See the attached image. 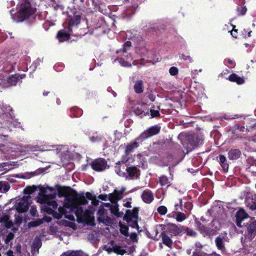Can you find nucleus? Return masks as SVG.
Returning <instances> with one entry per match:
<instances>
[{"instance_id": "1", "label": "nucleus", "mask_w": 256, "mask_h": 256, "mask_svg": "<svg viewBox=\"0 0 256 256\" xmlns=\"http://www.w3.org/2000/svg\"><path fill=\"white\" fill-rule=\"evenodd\" d=\"M56 193V190L50 187L44 188L37 197V202L42 204V210L54 218L60 219L64 216L70 220H74V216L66 214V208L75 214L80 222L85 221L90 216V212L84 206L88 204V200L84 196L70 192L59 194V197L64 196V207L58 208V204L54 200Z\"/></svg>"}, {"instance_id": "2", "label": "nucleus", "mask_w": 256, "mask_h": 256, "mask_svg": "<svg viewBox=\"0 0 256 256\" xmlns=\"http://www.w3.org/2000/svg\"><path fill=\"white\" fill-rule=\"evenodd\" d=\"M36 10L28 0H20L18 6V12L13 14L14 10L10 11L12 18L16 22L34 18Z\"/></svg>"}, {"instance_id": "3", "label": "nucleus", "mask_w": 256, "mask_h": 256, "mask_svg": "<svg viewBox=\"0 0 256 256\" xmlns=\"http://www.w3.org/2000/svg\"><path fill=\"white\" fill-rule=\"evenodd\" d=\"M6 112L3 108H0V139L2 137L6 138L8 136L4 134L1 128H4L5 130H8L10 126H12L14 128H20V124L14 120L12 114L9 112L12 110L10 106H8L4 108Z\"/></svg>"}, {"instance_id": "4", "label": "nucleus", "mask_w": 256, "mask_h": 256, "mask_svg": "<svg viewBox=\"0 0 256 256\" xmlns=\"http://www.w3.org/2000/svg\"><path fill=\"white\" fill-rule=\"evenodd\" d=\"M131 46V43L130 42H126L124 44L122 50H119L116 51L117 54L122 53L123 57L118 58L116 60L120 64L123 66H131V62L132 60V56L129 54H128V48H130Z\"/></svg>"}, {"instance_id": "5", "label": "nucleus", "mask_w": 256, "mask_h": 256, "mask_svg": "<svg viewBox=\"0 0 256 256\" xmlns=\"http://www.w3.org/2000/svg\"><path fill=\"white\" fill-rule=\"evenodd\" d=\"M138 216V210L136 208H134L132 210H126L125 218L129 226L134 228L138 226L137 222Z\"/></svg>"}, {"instance_id": "6", "label": "nucleus", "mask_w": 256, "mask_h": 256, "mask_svg": "<svg viewBox=\"0 0 256 256\" xmlns=\"http://www.w3.org/2000/svg\"><path fill=\"white\" fill-rule=\"evenodd\" d=\"M31 197L30 195L24 196L18 200L16 204V210L19 212H24L28 210L29 208Z\"/></svg>"}, {"instance_id": "7", "label": "nucleus", "mask_w": 256, "mask_h": 256, "mask_svg": "<svg viewBox=\"0 0 256 256\" xmlns=\"http://www.w3.org/2000/svg\"><path fill=\"white\" fill-rule=\"evenodd\" d=\"M160 127L158 126H152L144 132L140 136L137 138V140H142L153 136L160 132Z\"/></svg>"}, {"instance_id": "8", "label": "nucleus", "mask_w": 256, "mask_h": 256, "mask_svg": "<svg viewBox=\"0 0 256 256\" xmlns=\"http://www.w3.org/2000/svg\"><path fill=\"white\" fill-rule=\"evenodd\" d=\"M92 168L96 171L100 172L107 168L106 162L103 158L95 160L91 164Z\"/></svg>"}, {"instance_id": "9", "label": "nucleus", "mask_w": 256, "mask_h": 256, "mask_svg": "<svg viewBox=\"0 0 256 256\" xmlns=\"http://www.w3.org/2000/svg\"><path fill=\"white\" fill-rule=\"evenodd\" d=\"M126 188H122L120 190H115L113 193L110 194L108 196L110 202H117L121 200L123 197L124 192Z\"/></svg>"}, {"instance_id": "10", "label": "nucleus", "mask_w": 256, "mask_h": 256, "mask_svg": "<svg viewBox=\"0 0 256 256\" xmlns=\"http://www.w3.org/2000/svg\"><path fill=\"white\" fill-rule=\"evenodd\" d=\"M126 170L128 176V178H132L134 177L136 178L139 175V170L135 166H129L128 165V166H126Z\"/></svg>"}, {"instance_id": "11", "label": "nucleus", "mask_w": 256, "mask_h": 256, "mask_svg": "<svg viewBox=\"0 0 256 256\" xmlns=\"http://www.w3.org/2000/svg\"><path fill=\"white\" fill-rule=\"evenodd\" d=\"M142 200L146 204L151 203L154 200V195L150 190H144L141 196Z\"/></svg>"}, {"instance_id": "12", "label": "nucleus", "mask_w": 256, "mask_h": 256, "mask_svg": "<svg viewBox=\"0 0 256 256\" xmlns=\"http://www.w3.org/2000/svg\"><path fill=\"white\" fill-rule=\"evenodd\" d=\"M248 217V215L244 212V210H240L236 214V224L239 227H242V221L247 218Z\"/></svg>"}, {"instance_id": "13", "label": "nucleus", "mask_w": 256, "mask_h": 256, "mask_svg": "<svg viewBox=\"0 0 256 256\" xmlns=\"http://www.w3.org/2000/svg\"><path fill=\"white\" fill-rule=\"evenodd\" d=\"M126 166H128V164H118L116 163V166H115V172L120 176L128 178V176L126 170Z\"/></svg>"}, {"instance_id": "14", "label": "nucleus", "mask_w": 256, "mask_h": 256, "mask_svg": "<svg viewBox=\"0 0 256 256\" xmlns=\"http://www.w3.org/2000/svg\"><path fill=\"white\" fill-rule=\"evenodd\" d=\"M80 16L79 14L75 15L73 17L70 18V22L68 24V30L70 32L72 30V26H77L80 24Z\"/></svg>"}, {"instance_id": "15", "label": "nucleus", "mask_w": 256, "mask_h": 256, "mask_svg": "<svg viewBox=\"0 0 256 256\" xmlns=\"http://www.w3.org/2000/svg\"><path fill=\"white\" fill-rule=\"evenodd\" d=\"M112 204L110 203H106L104 204V206L105 207H108L110 208L111 212L116 216H118V204L117 202H111Z\"/></svg>"}, {"instance_id": "16", "label": "nucleus", "mask_w": 256, "mask_h": 256, "mask_svg": "<svg viewBox=\"0 0 256 256\" xmlns=\"http://www.w3.org/2000/svg\"><path fill=\"white\" fill-rule=\"evenodd\" d=\"M241 152L238 149H232L228 151V158L231 160L238 159L240 156Z\"/></svg>"}, {"instance_id": "17", "label": "nucleus", "mask_w": 256, "mask_h": 256, "mask_svg": "<svg viewBox=\"0 0 256 256\" xmlns=\"http://www.w3.org/2000/svg\"><path fill=\"white\" fill-rule=\"evenodd\" d=\"M57 38L60 42H64L69 39L70 34L66 32L64 30H60L57 34Z\"/></svg>"}, {"instance_id": "18", "label": "nucleus", "mask_w": 256, "mask_h": 256, "mask_svg": "<svg viewBox=\"0 0 256 256\" xmlns=\"http://www.w3.org/2000/svg\"><path fill=\"white\" fill-rule=\"evenodd\" d=\"M134 88V92L136 94H140L142 93L144 91V86H143V82L141 80H138L135 82Z\"/></svg>"}, {"instance_id": "19", "label": "nucleus", "mask_w": 256, "mask_h": 256, "mask_svg": "<svg viewBox=\"0 0 256 256\" xmlns=\"http://www.w3.org/2000/svg\"><path fill=\"white\" fill-rule=\"evenodd\" d=\"M104 137L96 132L89 135V139L92 142H98L103 140Z\"/></svg>"}, {"instance_id": "20", "label": "nucleus", "mask_w": 256, "mask_h": 256, "mask_svg": "<svg viewBox=\"0 0 256 256\" xmlns=\"http://www.w3.org/2000/svg\"><path fill=\"white\" fill-rule=\"evenodd\" d=\"M228 80L232 82H236L238 84H241L244 83V80L243 78L238 76L235 74H232L228 76Z\"/></svg>"}, {"instance_id": "21", "label": "nucleus", "mask_w": 256, "mask_h": 256, "mask_svg": "<svg viewBox=\"0 0 256 256\" xmlns=\"http://www.w3.org/2000/svg\"><path fill=\"white\" fill-rule=\"evenodd\" d=\"M8 86H2L4 87L8 86H15L18 80H20V76L16 74L12 75L7 79Z\"/></svg>"}, {"instance_id": "22", "label": "nucleus", "mask_w": 256, "mask_h": 256, "mask_svg": "<svg viewBox=\"0 0 256 256\" xmlns=\"http://www.w3.org/2000/svg\"><path fill=\"white\" fill-rule=\"evenodd\" d=\"M162 240V242L169 248L172 247V242L170 238L166 234L165 232H162L160 234Z\"/></svg>"}, {"instance_id": "23", "label": "nucleus", "mask_w": 256, "mask_h": 256, "mask_svg": "<svg viewBox=\"0 0 256 256\" xmlns=\"http://www.w3.org/2000/svg\"><path fill=\"white\" fill-rule=\"evenodd\" d=\"M220 164L223 170L226 172L228 170V164L226 162V158L222 155L220 156Z\"/></svg>"}, {"instance_id": "24", "label": "nucleus", "mask_w": 256, "mask_h": 256, "mask_svg": "<svg viewBox=\"0 0 256 256\" xmlns=\"http://www.w3.org/2000/svg\"><path fill=\"white\" fill-rule=\"evenodd\" d=\"M142 106H145V104H143L142 105L140 104H138L135 106L134 107V112L136 114L140 116V118H142L146 114V112L141 108V107Z\"/></svg>"}, {"instance_id": "25", "label": "nucleus", "mask_w": 256, "mask_h": 256, "mask_svg": "<svg viewBox=\"0 0 256 256\" xmlns=\"http://www.w3.org/2000/svg\"><path fill=\"white\" fill-rule=\"evenodd\" d=\"M159 182L162 186L168 188L170 184V182L165 176H162L159 178Z\"/></svg>"}, {"instance_id": "26", "label": "nucleus", "mask_w": 256, "mask_h": 256, "mask_svg": "<svg viewBox=\"0 0 256 256\" xmlns=\"http://www.w3.org/2000/svg\"><path fill=\"white\" fill-rule=\"evenodd\" d=\"M138 146V144L136 142H134L128 144L126 148L125 152L129 154L133 151V150L137 148Z\"/></svg>"}, {"instance_id": "27", "label": "nucleus", "mask_w": 256, "mask_h": 256, "mask_svg": "<svg viewBox=\"0 0 256 256\" xmlns=\"http://www.w3.org/2000/svg\"><path fill=\"white\" fill-rule=\"evenodd\" d=\"M170 232L172 235L176 236L181 232V230L176 224H171L169 228Z\"/></svg>"}, {"instance_id": "28", "label": "nucleus", "mask_w": 256, "mask_h": 256, "mask_svg": "<svg viewBox=\"0 0 256 256\" xmlns=\"http://www.w3.org/2000/svg\"><path fill=\"white\" fill-rule=\"evenodd\" d=\"M4 224L5 227L7 228H11L13 231L15 232L17 230V228H14V224L12 220H10L9 218L6 217L4 220Z\"/></svg>"}, {"instance_id": "29", "label": "nucleus", "mask_w": 256, "mask_h": 256, "mask_svg": "<svg viewBox=\"0 0 256 256\" xmlns=\"http://www.w3.org/2000/svg\"><path fill=\"white\" fill-rule=\"evenodd\" d=\"M248 234H250V236H254L256 233V221L251 223L248 228Z\"/></svg>"}, {"instance_id": "30", "label": "nucleus", "mask_w": 256, "mask_h": 256, "mask_svg": "<svg viewBox=\"0 0 256 256\" xmlns=\"http://www.w3.org/2000/svg\"><path fill=\"white\" fill-rule=\"evenodd\" d=\"M10 188V185L7 182H0V192H8Z\"/></svg>"}, {"instance_id": "31", "label": "nucleus", "mask_w": 256, "mask_h": 256, "mask_svg": "<svg viewBox=\"0 0 256 256\" xmlns=\"http://www.w3.org/2000/svg\"><path fill=\"white\" fill-rule=\"evenodd\" d=\"M113 251L117 254L122 255L126 252V250L119 246L114 245L112 246Z\"/></svg>"}, {"instance_id": "32", "label": "nucleus", "mask_w": 256, "mask_h": 256, "mask_svg": "<svg viewBox=\"0 0 256 256\" xmlns=\"http://www.w3.org/2000/svg\"><path fill=\"white\" fill-rule=\"evenodd\" d=\"M175 218L177 222H182L186 218V216L184 213L178 212L176 214Z\"/></svg>"}, {"instance_id": "33", "label": "nucleus", "mask_w": 256, "mask_h": 256, "mask_svg": "<svg viewBox=\"0 0 256 256\" xmlns=\"http://www.w3.org/2000/svg\"><path fill=\"white\" fill-rule=\"evenodd\" d=\"M215 242L218 248L221 250H224V246L222 239L218 237L216 239Z\"/></svg>"}, {"instance_id": "34", "label": "nucleus", "mask_w": 256, "mask_h": 256, "mask_svg": "<svg viewBox=\"0 0 256 256\" xmlns=\"http://www.w3.org/2000/svg\"><path fill=\"white\" fill-rule=\"evenodd\" d=\"M82 253L80 251L68 252L64 253L61 256H82Z\"/></svg>"}, {"instance_id": "35", "label": "nucleus", "mask_w": 256, "mask_h": 256, "mask_svg": "<svg viewBox=\"0 0 256 256\" xmlns=\"http://www.w3.org/2000/svg\"><path fill=\"white\" fill-rule=\"evenodd\" d=\"M71 112L73 114L74 116L78 117L82 115V110L78 108H72L70 110Z\"/></svg>"}, {"instance_id": "36", "label": "nucleus", "mask_w": 256, "mask_h": 256, "mask_svg": "<svg viewBox=\"0 0 256 256\" xmlns=\"http://www.w3.org/2000/svg\"><path fill=\"white\" fill-rule=\"evenodd\" d=\"M128 154L126 153V154L122 157L121 160L118 162L116 164H118L128 165L127 162L130 160V158L128 156Z\"/></svg>"}, {"instance_id": "37", "label": "nucleus", "mask_w": 256, "mask_h": 256, "mask_svg": "<svg viewBox=\"0 0 256 256\" xmlns=\"http://www.w3.org/2000/svg\"><path fill=\"white\" fill-rule=\"evenodd\" d=\"M157 210L160 214L164 215L167 212L168 210L165 206H162L158 208Z\"/></svg>"}, {"instance_id": "38", "label": "nucleus", "mask_w": 256, "mask_h": 256, "mask_svg": "<svg viewBox=\"0 0 256 256\" xmlns=\"http://www.w3.org/2000/svg\"><path fill=\"white\" fill-rule=\"evenodd\" d=\"M160 108H158L157 110H154L152 108H151L150 110V114L152 116V118L160 116Z\"/></svg>"}, {"instance_id": "39", "label": "nucleus", "mask_w": 256, "mask_h": 256, "mask_svg": "<svg viewBox=\"0 0 256 256\" xmlns=\"http://www.w3.org/2000/svg\"><path fill=\"white\" fill-rule=\"evenodd\" d=\"M22 221V216H20V214H15V224L18 226L21 224Z\"/></svg>"}, {"instance_id": "40", "label": "nucleus", "mask_w": 256, "mask_h": 256, "mask_svg": "<svg viewBox=\"0 0 256 256\" xmlns=\"http://www.w3.org/2000/svg\"><path fill=\"white\" fill-rule=\"evenodd\" d=\"M178 68L176 67H171L169 70V72L172 76H176L178 74Z\"/></svg>"}, {"instance_id": "41", "label": "nucleus", "mask_w": 256, "mask_h": 256, "mask_svg": "<svg viewBox=\"0 0 256 256\" xmlns=\"http://www.w3.org/2000/svg\"><path fill=\"white\" fill-rule=\"evenodd\" d=\"M132 198H126L124 200L123 206L126 208H131Z\"/></svg>"}, {"instance_id": "42", "label": "nucleus", "mask_w": 256, "mask_h": 256, "mask_svg": "<svg viewBox=\"0 0 256 256\" xmlns=\"http://www.w3.org/2000/svg\"><path fill=\"white\" fill-rule=\"evenodd\" d=\"M128 228L126 226H120V230L122 234L126 236H128Z\"/></svg>"}, {"instance_id": "43", "label": "nucleus", "mask_w": 256, "mask_h": 256, "mask_svg": "<svg viewBox=\"0 0 256 256\" xmlns=\"http://www.w3.org/2000/svg\"><path fill=\"white\" fill-rule=\"evenodd\" d=\"M246 11V7H241L238 8V12H239V14L244 15Z\"/></svg>"}, {"instance_id": "44", "label": "nucleus", "mask_w": 256, "mask_h": 256, "mask_svg": "<svg viewBox=\"0 0 256 256\" xmlns=\"http://www.w3.org/2000/svg\"><path fill=\"white\" fill-rule=\"evenodd\" d=\"M30 212L31 214L34 216H36L37 210H36V208L34 206H32V208L30 210Z\"/></svg>"}, {"instance_id": "45", "label": "nucleus", "mask_w": 256, "mask_h": 256, "mask_svg": "<svg viewBox=\"0 0 256 256\" xmlns=\"http://www.w3.org/2000/svg\"><path fill=\"white\" fill-rule=\"evenodd\" d=\"M182 58L184 60H188V61L190 62H192L193 61L192 58L190 56L182 55Z\"/></svg>"}, {"instance_id": "46", "label": "nucleus", "mask_w": 256, "mask_h": 256, "mask_svg": "<svg viewBox=\"0 0 256 256\" xmlns=\"http://www.w3.org/2000/svg\"><path fill=\"white\" fill-rule=\"evenodd\" d=\"M130 239L134 242H137L138 240V236L136 233H132L130 235Z\"/></svg>"}, {"instance_id": "47", "label": "nucleus", "mask_w": 256, "mask_h": 256, "mask_svg": "<svg viewBox=\"0 0 256 256\" xmlns=\"http://www.w3.org/2000/svg\"><path fill=\"white\" fill-rule=\"evenodd\" d=\"M182 206V200L180 199L179 200V204H174L175 210L178 211V208H181Z\"/></svg>"}, {"instance_id": "48", "label": "nucleus", "mask_w": 256, "mask_h": 256, "mask_svg": "<svg viewBox=\"0 0 256 256\" xmlns=\"http://www.w3.org/2000/svg\"><path fill=\"white\" fill-rule=\"evenodd\" d=\"M40 60H38L36 61L32 66H30V68L34 69V70L37 67L38 65L40 64Z\"/></svg>"}, {"instance_id": "49", "label": "nucleus", "mask_w": 256, "mask_h": 256, "mask_svg": "<svg viewBox=\"0 0 256 256\" xmlns=\"http://www.w3.org/2000/svg\"><path fill=\"white\" fill-rule=\"evenodd\" d=\"M24 192L26 194H30L33 192V190L30 188H28L24 190Z\"/></svg>"}, {"instance_id": "50", "label": "nucleus", "mask_w": 256, "mask_h": 256, "mask_svg": "<svg viewBox=\"0 0 256 256\" xmlns=\"http://www.w3.org/2000/svg\"><path fill=\"white\" fill-rule=\"evenodd\" d=\"M195 246H196V250H200V248H202V245L199 242H196Z\"/></svg>"}, {"instance_id": "51", "label": "nucleus", "mask_w": 256, "mask_h": 256, "mask_svg": "<svg viewBox=\"0 0 256 256\" xmlns=\"http://www.w3.org/2000/svg\"><path fill=\"white\" fill-rule=\"evenodd\" d=\"M250 209L252 210H256V202H254L252 204L249 206Z\"/></svg>"}, {"instance_id": "52", "label": "nucleus", "mask_w": 256, "mask_h": 256, "mask_svg": "<svg viewBox=\"0 0 256 256\" xmlns=\"http://www.w3.org/2000/svg\"><path fill=\"white\" fill-rule=\"evenodd\" d=\"M185 208L188 210H190L192 209V204L190 202H187L185 204Z\"/></svg>"}, {"instance_id": "53", "label": "nucleus", "mask_w": 256, "mask_h": 256, "mask_svg": "<svg viewBox=\"0 0 256 256\" xmlns=\"http://www.w3.org/2000/svg\"><path fill=\"white\" fill-rule=\"evenodd\" d=\"M227 62L230 65H232V66L234 65V62L230 59H228L226 60H225V62Z\"/></svg>"}, {"instance_id": "54", "label": "nucleus", "mask_w": 256, "mask_h": 256, "mask_svg": "<svg viewBox=\"0 0 256 256\" xmlns=\"http://www.w3.org/2000/svg\"><path fill=\"white\" fill-rule=\"evenodd\" d=\"M6 254V256H14L13 252L10 250L8 251Z\"/></svg>"}, {"instance_id": "55", "label": "nucleus", "mask_w": 256, "mask_h": 256, "mask_svg": "<svg viewBox=\"0 0 256 256\" xmlns=\"http://www.w3.org/2000/svg\"><path fill=\"white\" fill-rule=\"evenodd\" d=\"M60 66V68H58V67H57V66L56 65H55L54 66V69L56 70H62V66Z\"/></svg>"}, {"instance_id": "56", "label": "nucleus", "mask_w": 256, "mask_h": 256, "mask_svg": "<svg viewBox=\"0 0 256 256\" xmlns=\"http://www.w3.org/2000/svg\"><path fill=\"white\" fill-rule=\"evenodd\" d=\"M13 238H14V234L12 233H10L7 236V239L10 240L12 239Z\"/></svg>"}, {"instance_id": "57", "label": "nucleus", "mask_w": 256, "mask_h": 256, "mask_svg": "<svg viewBox=\"0 0 256 256\" xmlns=\"http://www.w3.org/2000/svg\"><path fill=\"white\" fill-rule=\"evenodd\" d=\"M16 63L14 62V64H11L10 66V68L7 70L8 71H12L13 70H14V64H15Z\"/></svg>"}, {"instance_id": "58", "label": "nucleus", "mask_w": 256, "mask_h": 256, "mask_svg": "<svg viewBox=\"0 0 256 256\" xmlns=\"http://www.w3.org/2000/svg\"><path fill=\"white\" fill-rule=\"evenodd\" d=\"M32 151L40 150V148L38 147H37V146H34L32 148Z\"/></svg>"}, {"instance_id": "59", "label": "nucleus", "mask_w": 256, "mask_h": 256, "mask_svg": "<svg viewBox=\"0 0 256 256\" xmlns=\"http://www.w3.org/2000/svg\"><path fill=\"white\" fill-rule=\"evenodd\" d=\"M231 34H232V36L233 37H234V38H236L237 37V36H236V30H235L234 32H231Z\"/></svg>"}, {"instance_id": "60", "label": "nucleus", "mask_w": 256, "mask_h": 256, "mask_svg": "<svg viewBox=\"0 0 256 256\" xmlns=\"http://www.w3.org/2000/svg\"><path fill=\"white\" fill-rule=\"evenodd\" d=\"M3 165L4 166H6V164H0V171H2V170H4V169H2V167L3 166Z\"/></svg>"}, {"instance_id": "61", "label": "nucleus", "mask_w": 256, "mask_h": 256, "mask_svg": "<svg viewBox=\"0 0 256 256\" xmlns=\"http://www.w3.org/2000/svg\"><path fill=\"white\" fill-rule=\"evenodd\" d=\"M103 212V210H100L98 212V214L100 216L102 213Z\"/></svg>"}, {"instance_id": "62", "label": "nucleus", "mask_w": 256, "mask_h": 256, "mask_svg": "<svg viewBox=\"0 0 256 256\" xmlns=\"http://www.w3.org/2000/svg\"><path fill=\"white\" fill-rule=\"evenodd\" d=\"M25 76H26V75H25V74H22L21 76H20V79H22V78H24Z\"/></svg>"}, {"instance_id": "63", "label": "nucleus", "mask_w": 256, "mask_h": 256, "mask_svg": "<svg viewBox=\"0 0 256 256\" xmlns=\"http://www.w3.org/2000/svg\"><path fill=\"white\" fill-rule=\"evenodd\" d=\"M56 102L58 104H60V100L59 99H58L56 100Z\"/></svg>"}, {"instance_id": "64", "label": "nucleus", "mask_w": 256, "mask_h": 256, "mask_svg": "<svg viewBox=\"0 0 256 256\" xmlns=\"http://www.w3.org/2000/svg\"><path fill=\"white\" fill-rule=\"evenodd\" d=\"M43 94H44V96H47L48 94V92H44Z\"/></svg>"}]
</instances>
